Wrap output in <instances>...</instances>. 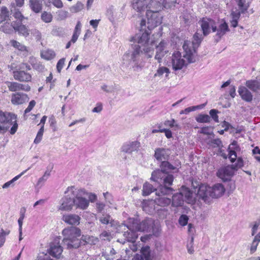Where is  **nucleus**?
<instances>
[{
	"mask_svg": "<svg viewBox=\"0 0 260 260\" xmlns=\"http://www.w3.org/2000/svg\"><path fill=\"white\" fill-rule=\"evenodd\" d=\"M44 131V129L43 128V126H41V128H40L39 131H38L37 136L34 140V143L35 144H38L41 142V141L42 140V139Z\"/></svg>",
	"mask_w": 260,
	"mask_h": 260,
	"instance_id": "54",
	"label": "nucleus"
},
{
	"mask_svg": "<svg viewBox=\"0 0 260 260\" xmlns=\"http://www.w3.org/2000/svg\"><path fill=\"white\" fill-rule=\"evenodd\" d=\"M210 147L220 148L222 146V142L219 139H214L209 141Z\"/></svg>",
	"mask_w": 260,
	"mask_h": 260,
	"instance_id": "49",
	"label": "nucleus"
},
{
	"mask_svg": "<svg viewBox=\"0 0 260 260\" xmlns=\"http://www.w3.org/2000/svg\"><path fill=\"white\" fill-rule=\"evenodd\" d=\"M68 187L64 192V196L62 197L57 207L58 210L63 211H70L73 209L74 207L73 197L72 194L68 192Z\"/></svg>",
	"mask_w": 260,
	"mask_h": 260,
	"instance_id": "11",
	"label": "nucleus"
},
{
	"mask_svg": "<svg viewBox=\"0 0 260 260\" xmlns=\"http://www.w3.org/2000/svg\"><path fill=\"white\" fill-rule=\"evenodd\" d=\"M142 257L145 260H151L150 247L148 246L143 247L141 250Z\"/></svg>",
	"mask_w": 260,
	"mask_h": 260,
	"instance_id": "45",
	"label": "nucleus"
},
{
	"mask_svg": "<svg viewBox=\"0 0 260 260\" xmlns=\"http://www.w3.org/2000/svg\"><path fill=\"white\" fill-rule=\"evenodd\" d=\"M9 11L6 7H3L0 13V23L9 20Z\"/></svg>",
	"mask_w": 260,
	"mask_h": 260,
	"instance_id": "46",
	"label": "nucleus"
},
{
	"mask_svg": "<svg viewBox=\"0 0 260 260\" xmlns=\"http://www.w3.org/2000/svg\"><path fill=\"white\" fill-rule=\"evenodd\" d=\"M235 4L238 6L240 12L241 13H244L248 10L249 5L248 3H246L245 0H234Z\"/></svg>",
	"mask_w": 260,
	"mask_h": 260,
	"instance_id": "37",
	"label": "nucleus"
},
{
	"mask_svg": "<svg viewBox=\"0 0 260 260\" xmlns=\"http://www.w3.org/2000/svg\"><path fill=\"white\" fill-rule=\"evenodd\" d=\"M146 14L147 17L146 29L149 31H151L152 29L161 24L162 17L159 13L147 11Z\"/></svg>",
	"mask_w": 260,
	"mask_h": 260,
	"instance_id": "12",
	"label": "nucleus"
},
{
	"mask_svg": "<svg viewBox=\"0 0 260 260\" xmlns=\"http://www.w3.org/2000/svg\"><path fill=\"white\" fill-rule=\"evenodd\" d=\"M224 186L221 183H216L212 187L207 185H200L197 197L202 200L204 202L209 203L210 198H218L221 197L225 192Z\"/></svg>",
	"mask_w": 260,
	"mask_h": 260,
	"instance_id": "4",
	"label": "nucleus"
},
{
	"mask_svg": "<svg viewBox=\"0 0 260 260\" xmlns=\"http://www.w3.org/2000/svg\"><path fill=\"white\" fill-rule=\"evenodd\" d=\"M162 3V9H173L178 4L176 0H160Z\"/></svg>",
	"mask_w": 260,
	"mask_h": 260,
	"instance_id": "42",
	"label": "nucleus"
},
{
	"mask_svg": "<svg viewBox=\"0 0 260 260\" xmlns=\"http://www.w3.org/2000/svg\"><path fill=\"white\" fill-rule=\"evenodd\" d=\"M30 33L31 35L35 38L37 41H40L41 39L42 35L39 30L36 28H33L30 30Z\"/></svg>",
	"mask_w": 260,
	"mask_h": 260,
	"instance_id": "55",
	"label": "nucleus"
},
{
	"mask_svg": "<svg viewBox=\"0 0 260 260\" xmlns=\"http://www.w3.org/2000/svg\"><path fill=\"white\" fill-rule=\"evenodd\" d=\"M130 224H131L128 222V224L126 225L127 228L129 231L125 232L123 235L128 241L134 242L138 238V234L136 233L138 231L129 228Z\"/></svg>",
	"mask_w": 260,
	"mask_h": 260,
	"instance_id": "27",
	"label": "nucleus"
},
{
	"mask_svg": "<svg viewBox=\"0 0 260 260\" xmlns=\"http://www.w3.org/2000/svg\"><path fill=\"white\" fill-rule=\"evenodd\" d=\"M160 167L161 168V170H162L165 172L169 171L174 170L176 168L169 161L166 160L162 161Z\"/></svg>",
	"mask_w": 260,
	"mask_h": 260,
	"instance_id": "44",
	"label": "nucleus"
},
{
	"mask_svg": "<svg viewBox=\"0 0 260 260\" xmlns=\"http://www.w3.org/2000/svg\"><path fill=\"white\" fill-rule=\"evenodd\" d=\"M29 7L36 13L40 12L42 9V2L41 0H29Z\"/></svg>",
	"mask_w": 260,
	"mask_h": 260,
	"instance_id": "33",
	"label": "nucleus"
},
{
	"mask_svg": "<svg viewBox=\"0 0 260 260\" xmlns=\"http://www.w3.org/2000/svg\"><path fill=\"white\" fill-rule=\"evenodd\" d=\"M133 8L138 12H141L147 9V11L158 13L162 10L160 0H134Z\"/></svg>",
	"mask_w": 260,
	"mask_h": 260,
	"instance_id": "7",
	"label": "nucleus"
},
{
	"mask_svg": "<svg viewBox=\"0 0 260 260\" xmlns=\"http://www.w3.org/2000/svg\"><path fill=\"white\" fill-rule=\"evenodd\" d=\"M10 7L11 12L14 18L18 20L19 23L22 22L23 20L25 19V17L19 11V8H17L15 6V4H11Z\"/></svg>",
	"mask_w": 260,
	"mask_h": 260,
	"instance_id": "31",
	"label": "nucleus"
},
{
	"mask_svg": "<svg viewBox=\"0 0 260 260\" xmlns=\"http://www.w3.org/2000/svg\"><path fill=\"white\" fill-rule=\"evenodd\" d=\"M95 206L98 213H103V211L105 207V204L102 202H97L95 204Z\"/></svg>",
	"mask_w": 260,
	"mask_h": 260,
	"instance_id": "60",
	"label": "nucleus"
},
{
	"mask_svg": "<svg viewBox=\"0 0 260 260\" xmlns=\"http://www.w3.org/2000/svg\"><path fill=\"white\" fill-rule=\"evenodd\" d=\"M0 122L1 125L8 126V129L12 125L10 133L14 135L18 128L17 123V116L9 112H4L0 111Z\"/></svg>",
	"mask_w": 260,
	"mask_h": 260,
	"instance_id": "8",
	"label": "nucleus"
},
{
	"mask_svg": "<svg viewBox=\"0 0 260 260\" xmlns=\"http://www.w3.org/2000/svg\"><path fill=\"white\" fill-rule=\"evenodd\" d=\"M181 193H183V197L184 196V201L186 203L193 204L196 202V200L193 197L194 194L188 188L182 187V191Z\"/></svg>",
	"mask_w": 260,
	"mask_h": 260,
	"instance_id": "26",
	"label": "nucleus"
},
{
	"mask_svg": "<svg viewBox=\"0 0 260 260\" xmlns=\"http://www.w3.org/2000/svg\"><path fill=\"white\" fill-rule=\"evenodd\" d=\"M170 71L167 67L159 66L154 75V77H161L163 74H166V77H168Z\"/></svg>",
	"mask_w": 260,
	"mask_h": 260,
	"instance_id": "39",
	"label": "nucleus"
},
{
	"mask_svg": "<svg viewBox=\"0 0 260 260\" xmlns=\"http://www.w3.org/2000/svg\"><path fill=\"white\" fill-rule=\"evenodd\" d=\"M150 180L159 184L156 189V194L159 195L173 193L174 189L171 187L174 180L173 175L157 169L152 172Z\"/></svg>",
	"mask_w": 260,
	"mask_h": 260,
	"instance_id": "3",
	"label": "nucleus"
},
{
	"mask_svg": "<svg viewBox=\"0 0 260 260\" xmlns=\"http://www.w3.org/2000/svg\"><path fill=\"white\" fill-rule=\"evenodd\" d=\"M171 154L169 149L157 148L155 150L154 157L159 161L168 160Z\"/></svg>",
	"mask_w": 260,
	"mask_h": 260,
	"instance_id": "19",
	"label": "nucleus"
},
{
	"mask_svg": "<svg viewBox=\"0 0 260 260\" xmlns=\"http://www.w3.org/2000/svg\"><path fill=\"white\" fill-rule=\"evenodd\" d=\"M63 239L62 244L68 249L77 248L80 245L79 237L81 231L79 229L71 226L64 229L62 232Z\"/></svg>",
	"mask_w": 260,
	"mask_h": 260,
	"instance_id": "5",
	"label": "nucleus"
},
{
	"mask_svg": "<svg viewBox=\"0 0 260 260\" xmlns=\"http://www.w3.org/2000/svg\"><path fill=\"white\" fill-rule=\"evenodd\" d=\"M244 166V162L241 157H238L237 162L235 165L231 166L234 169V171L237 170L238 169L242 168Z\"/></svg>",
	"mask_w": 260,
	"mask_h": 260,
	"instance_id": "56",
	"label": "nucleus"
},
{
	"mask_svg": "<svg viewBox=\"0 0 260 260\" xmlns=\"http://www.w3.org/2000/svg\"><path fill=\"white\" fill-rule=\"evenodd\" d=\"M62 219L68 224L77 225L80 223L81 218L75 214H67L62 216Z\"/></svg>",
	"mask_w": 260,
	"mask_h": 260,
	"instance_id": "21",
	"label": "nucleus"
},
{
	"mask_svg": "<svg viewBox=\"0 0 260 260\" xmlns=\"http://www.w3.org/2000/svg\"><path fill=\"white\" fill-rule=\"evenodd\" d=\"M100 221L103 224H110V226L113 227L117 225L116 221L112 219L111 216L108 214H102L99 217Z\"/></svg>",
	"mask_w": 260,
	"mask_h": 260,
	"instance_id": "29",
	"label": "nucleus"
},
{
	"mask_svg": "<svg viewBox=\"0 0 260 260\" xmlns=\"http://www.w3.org/2000/svg\"><path fill=\"white\" fill-rule=\"evenodd\" d=\"M188 217L185 214L181 215L179 218V223L182 226L186 225L188 223Z\"/></svg>",
	"mask_w": 260,
	"mask_h": 260,
	"instance_id": "57",
	"label": "nucleus"
},
{
	"mask_svg": "<svg viewBox=\"0 0 260 260\" xmlns=\"http://www.w3.org/2000/svg\"><path fill=\"white\" fill-rule=\"evenodd\" d=\"M202 40V35L199 32H196L193 36L191 42L189 41H184L183 45V54L182 55L179 51H176L171 57L170 63L173 70H180L188 63L195 61L193 54Z\"/></svg>",
	"mask_w": 260,
	"mask_h": 260,
	"instance_id": "2",
	"label": "nucleus"
},
{
	"mask_svg": "<svg viewBox=\"0 0 260 260\" xmlns=\"http://www.w3.org/2000/svg\"><path fill=\"white\" fill-rule=\"evenodd\" d=\"M104 197L107 203L110 205L112 204L113 199L112 195L108 192L103 193Z\"/></svg>",
	"mask_w": 260,
	"mask_h": 260,
	"instance_id": "61",
	"label": "nucleus"
},
{
	"mask_svg": "<svg viewBox=\"0 0 260 260\" xmlns=\"http://www.w3.org/2000/svg\"><path fill=\"white\" fill-rule=\"evenodd\" d=\"M156 188H154L152 184L149 182H145L143 186L142 195L147 196L150 194L152 192L155 191Z\"/></svg>",
	"mask_w": 260,
	"mask_h": 260,
	"instance_id": "36",
	"label": "nucleus"
},
{
	"mask_svg": "<svg viewBox=\"0 0 260 260\" xmlns=\"http://www.w3.org/2000/svg\"><path fill=\"white\" fill-rule=\"evenodd\" d=\"M81 27L82 24L80 21H78L75 27L73 35L72 36V39L71 40L72 43H75L78 40V38L81 34Z\"/></svg>",
	"mask_w": 260,
	"mask_h": 260,
	"instance_id": "35",
	"label": "nucleus"
},
{
	"mask_svg": "<svg viewBox=\"0 0 260 260\" xmlns=\"http://www.w3.org/2000/svg\"><path fill=\"white\" fill-rule=\"evenodd\" d=\"M84 5L80 2H78L75 5L70 8V11L72 13H77L83 9Z\"/></svg>",
	"mask_w": 260,
	"mask_h": 260,
	"instance_id": "50",
	"label": "nucleus"
},
{
	"mask_svg": "<svg viewBox=\"0 0 260 260\" xmlns=\"http://www.w3.org/2000/svg\"><path fill=\"white\" fill-rule=\"evenodd\" d=\"M28 98L26 94L17 93L12 95L11 102L14 105L22 104L28 100Z\"/></svg>",
	"mask_w": 260,
	"mask_h": 260,
	"instance_id": "25",
	"label": "nucleus"
},
{
	"mask_svg": "<svg viewBox=\"0 0 260 260\" xmlns=\"http://www.w3.org/2000/svg\"><path fill=\"white\" fill-rule=\"evenodd\" d=\"M128 223H130V227L132 230L139 232H149L152 228V221L150 219H146L141 222L138 218H129Z\"/></svg>",
	"mask_w": 260,
	"mask_h": 260,
	"instance_id": "9",
	"label": "nucleus"
},
{
	"mask_svg": "<svg viewBox=\"0 0 260 260\" xmlns=\"http://www.w3.org/2000/svg\"><path fill=\"white\" fill-rule=\"evenodd\" d=\"M246 85L253 91H257L258 90H260V83L257 81H246Z\"/></svg>",
	"mask_w": 260,
	"mask_h": 260,
	"instance_id": "41",
	"label": "nucleus"
},
{
	"mask_svg": "<svg viewBox=\"0 0 260 260\" xmlns=\"http://www.w3.org/2000/svg\"><path fill=\"white\" fill-rule=\"evenodd\" d=\"M218 113H219L218 111L214 109H211L209 112V114L211 117L215 122H219L218 116L217 115Z\"/></svg>",
	"mask_w": 260,
	"mask_h": 260,
	"instance_id": "58",
	"label": "nucleus"
},
{
	"mask_svg": "<svg viewBox=\"0 0 260 260\" xmlns=\"http://www.w3.org/2000/svg\"><path fill=\"white\" fill-rule=\"evenodd\" d=\"M167 42L165 40H162L156 46V52L155 58L159 63L161 62L162 58L169 52L167 48Z\"/></svg>",
	"mask_w": 260,
	"mask_h": 260,
	"instance_id": "17",
	"label": "nucleus"
},
{
	"mask_svg": "<svg viewBox=\"0 0 260 260\" xmlns=\"http://www.w3.org/2000/svg\"><path fill=\"white\" fill-rule=\"evenodd\" d=\"M100 238L102 240L110 241L112 239V235L110 232L105 231L100 234Z\"/></svg>",
	"mask_w": 260,
	"mask_h": 260,
	"instance_id": "53",
	"label": "nucleus"
},
{
	"mask_svg": "<svg viewBox=\"0 0 260 260\" xmlns=\"http://www.w3.org/2000/svg\"><path fill=\"white\" fill-rule=\"evenodd\" d=\"M241 12L236 10V11H232L231 14V20L230 22L231 26L234 28L238 26V20L240 17Z\"/></svg>",
	"mask_w": 260,
	"mask_h": 260,
	"instance_id": "34",
	"label": "nucleus"
},
{
	"mask_svg": "<svg viewBox=\"0 0 260 260\" xmlns=\"http://www.w3.org/2000/svg\"><path fill=\"white\" fill-rule=\"evenodd\" d=\"M217 27H216V36L217 41L221 39L227 32L230 31L229 25L226 21L223 20H218L217 22Z\"/></svg>",
	"mask_w": 260,
	"mask_h": 260,
	"instance_id": "16",
	"label": "nucleus"
},
{
	"mask_svg": "<svg viewBox=\"0 0 260 260\" xmlns=\"http://www.w3.org/2000/svg\"><path fill=\"white\" fill-rule=\"evenodd\" d=\"M205 105L206 104H205L201 105L193 106L186 108L184 109L185 114H188L191 112L194 111L199 109H201L203 108L205 106Z\"/></svg>",
	"mask_w": 260,
	"mask_h": 260,
	"instance_id": "52",
	"label": "nucleus"
},
{
	"mask_svg": "<svg viewBox=\"0 0 260 260\" xmlns=\"http://www.w3.org/2000/svg\"><path fill=\"white\" fill-rule=\"evenodd\" d=\"M41 19L45 23H49L52 20V16L50 13L44 12L41 15Z\"/></svg>",
	"mask_w": 260,
	"mask_h": 260,
	"instance_id": "51",
	"label": "nucleus"
},
{
	"mask_svg": "<svg viewBox=\"0 0 260 260\" xmlns=\"http://www.w3.org/2000/svg\"><path fill=\"white\" fill-rule=\"evenodd\" d=\"M238 93L243 101L246 102L252 101L253 95L246 87L243 86L239 87Z\"/></svg>",
	"mask_w": 260,
	"mask_h": 260,
	"instance_id": "24",
	"label": "nucleus"
},
{
	"mask_svg": "<svg viewBox=\"0 0 260 260\" xmlns=\"http://www.w3.org/2000/svg\"><path fill=\"white\" fill-rule=\"evenodd\" d=\"M229 155L231 161L234 162L237 157L236 152L234 150H230Z\"/></svg>",
	"mask_w": 260,
	"mask_h": 260,
	"instance_id": "64",
	"label": "nucleus"
},
{
	"mask_svg": "<svg viewBox=\"0 0 260 260\" xmlns=\"http://www.w3.org/2000/svg\"><path fill=\"white\" fill-rule=\"evenodd\" d=\"M234 172V169L233 167L228 166L219 169L217 172V176L223 181H227L231 179Z\"/></svg>",
	"mask_w": 260,
	"mask_h": 260,
	"instance_id": "15",
	"label": "nucleus"
},
{
	"mask_svg": "<svg viewBox=\"0 0 260 260\" xmlns=\"http://www.w3.org/2000/svg\"><path fill=\"white\" fill-rule=\"evenodd\" d=\"M68 193L72 194L73 197L74 206L76 209L82 210H86L89 206V200L85 198L88 192L84 188H79L75 186L68 187Z\"/></svg>",
	"mask_w": 260,
	"mask_h": 260,
	"instance_id": "6",
	"label": "nucleus"
},
{
	"mask_svg": "<svg viewBox=\"0 0 260 260\" xmlns=\"http://www.w3.org/2000/svg\"><path fill=\"white\" fill-rule=\"evenodd\" d=\"M196 120L199 123H209L210 122L211 117L207 114H200L196 117Z\"/></svg>",
	"mask_w": 260,
	"mask_h": 260,
	"instance_id": "47",
	"label": "nucleus"
},
{
	"mask_svg": "<svg viewBox=\"0 0 260 260\" xmlns=\"http://www.w3.org/2000/svg\"><path fill=\"white\" fill-rule=\"evenodd\" d=\"M65 62V58H62L59 59L56 64L57 71L58 73H60L63 68Z\"/></svg>",
	"mask_w": 260,
	"mask_h": 260,
	"instance_id": "59",
	"label": "nucleus"
},
{
	"mask_svg": "<svg viewBox=\"0 0 260 260\" xmlns=\"http://www.w3.org/2000/svg\"><path fill=\"white\" fill-rule=\"evenodd\" d=\"M184 202L183 193H176L172 196V206L173 207H181L183 205Z\"/></svg>",
	"mask_w": 260,
	"mask_h": 260,
	"instance_id": "28",
	"label": "nucleus"
},
{
	"mask_svg": "<svg viewBox=\"0 0 260 260\" xmlns=\"http://www.w3.org/2000/svg\"><path fill=\"white\" fill-rule=\"evenodd\" d=\"M199 24L203 31L202 37L207 36L211 32H215L217 27V21L209 18H203L200 21ZM200 34V33H199Z\"/></svg>",
	"mask_w": 260,
	"mask_h": 260,
	"instance_id": "10",
	"label": "nucleus"
},
{
	"mask_svg": "<svg viewBox=\"0 0 260 260\" xmlns=\"http://www.w3.org/2000/svg\"><path fill=\"white\" fill-rule=\"evenodd\" d=\"M164 125L166 126H169L171 127L174 126L178 127V125L176 123V121L174 119L171 120H166L164 122Z\"/></svg>",
	"mask_w": 260,
	"mask_h": 260,
	"instance_id": "62",
	"label": "nucleus"
},
{
	"mask_svg": "<svg viewBox=\"0 0 260 260\" xmlns=\"http://www.w3.org/2000/svg\"><path fill=\"white\" fill-rule=\"evenodd\" d=\"M60 238H56L50 243L48 252L50 255L56 258H59L62 252V247L60 245Z\"/></svg>",
	"mask_w": 260,
	"mask_h": 260,
	"instance_id": "13",
	"label": "nucleus"
},
{
	"mask_svg": "<svg viewBox=\"0 0 260 260\" xmlns=\"http://www.w3.org/2000/svg\"><path fill=\"white\" fill-rule=\"evenodd\" d=\"M153 201H144L142 203V208L143 210L149 214H151L155 210H157L155 207H153L154 206Z\"/></svg>",
	"mask_w": 260,
	"mask_h": 260,
	"instance_id": "32",
	"label": "nucleus"
},
{
	"mask_svg": "<svg viewBox=\"0 0 260 260\" xmlns=\"http://www.w3.org/2000/svg\"><path fill=\"white\" fill-rule=\"evenodd\" d=\"M260 242V231L255 235L250 246V252L251 253L255 252L257 249V247Z\"/></svg>",
	"mask_w": 260,
	"mask_h": 260,
	"instance_id": "38",
	"label": "nucleus"
},
{
	"mask_svg": "<svg viewBox=\"0 0 260 260\" xmlns=\"http://www.w3.org/2000/svg\"><path fill=\"white\" fill-rule=\"evenodd\" d=\"M140 30L142 34L136 35L132 38L131 42L137 43L133 46V51L131 53L126 52L122 57V64L126 67L131 66L134 71H140L143 64L141 58V53H144L148 58H150L153 55V47L151 42V44L148 43L149 36L150 31L146 29V21L142 19L140 23Z\"/></svg>",
	"mask_w": 260,
	"mask_h": 260,
	"instance_id": "1",
	"label": "nucleus"
},
{
	"mask_svg": "<svg viewBox=\"0 0 260 260\" xmlns=\"http://www.w3.org/2000/svg\"><path fill=\"white\" fill-rule=\"evenodd\" d=\"M29 169V168L27 170H25L22 172L20 174L16 176L15 177H14L11 180L6 182L3 185V188H7L9 187L12 186H13L14 185L13 183L15 181L19 179L24 173L26 172V171Z\"/></svg>",
	"mask_w": 260,
	"mask_h": 260,
	"instance_id": "43",
	"label": "nucleus"
},
{
	"mask_svg": "<svg viewBox=\"0 0 260 260\" xmlns=\"http://www.w3.org/2000/svg\"><path fill=\"white\" fill-rule=\"evenodd\" d=\"M155 194L157 197L154 200H153L154 204L163 207L164 208L160 209V211L164 212V215H166L168 213V210L166 209L165 207H167L170 204L171 202V199L165 197V196H168V194ZM157 211H159V209H157Z\"/></svg>",
	"mask_w": 260,
	"mask_h": 260,
	"instance_id": "14",
	"label": "nucleus"
},
{
	"mask_svg": "<svg viewBox=\"0 0 260 260\" xmlns=\"http://www.w3.org/2000/svg\"><path fill=\"white\" fill-rule=\"evenodd\" d=\"M10 44L14 48L18 49L21 52L23 55L26 56L28 55V50L27 47L19 42L13 40L10 41Z\"/></svg>",
	"mask_w": 260,
	"mask_h": 260,
	"instance_id": "30",
	"label": "nucleus"
},
{
	"mask_svg": "<svg viewBox=\"0 0 260 260\" xmlns=\"http://www.w3.org/2000/svg\"><path fill=\"white\" fill-rule=\"evenodd\" d=\"M193 240H194L193 237H192L191 238V240H190V243L187 244V249L188 252L190 254H192L194 252V249H193Z\"/></svg>",
	"mask_w": 260,
	"mask_h": 260,
	"instance_id": "63",
	"label": "nucleus"
},
{
	"mask_svg": "<svg viewBox=\"0 0 260 260\" xmlns=\"http://www.w3.org/2000/svg\"><path fill=\"white\" fill-rule=\"evenodd\" d=\"M140 147L141 144L138 141H128L122 145L121 150L125 153H132L133 152L138 151Z\"/></svg>",
	"mask_w": 260,
	"mask_h": 260,
	"instance_id": "18",
	"label": "nucleus"
},
{
	"mask_svg": "<svg viewBox=\"0 0 260 260\" xmlns=\"http://www.w3.org/2000/svg\"><path fill=\"white\" fill-rule=\"evenodd\" d=\"M55 55L56 54L55 52L53 50L50 49L44 50L41 52L42 58L47 60H50L53 59Z\"/></svg>",
	"mask_w": 260,
	"mask_h": 260,
	"instance_id": "40",
	"label": "nucleus"
},
{
	"mask_svg": "<svg viewBox=\"0 0 260 260\" xmlns=\"http://www.w3.org/2000/svg\"><path fill=\"white\" fill-rule=\"evenodd\" d=\"M13 76L15 80L22 82H28L31 79V76L29 73L20 69L13 72Z\"/></svg>",
	"mask_w": 260,
	"mask_h": 260,
	"instance_id": "23",
	"label": "nucleus"
},
{
	"mask_svg": "<svg viewBox=\"0 0 260 260\" xmlns=\"http://www.w3.org/2000/svg\"><path fill=\"white\" fill-rule=\"evenodd\" d=\"M13 26L15 31L18 32L19 35L24 37H27L29 36L30 30H29L25 25L22 24V22L19 23V22L17 21L13 22Z\"/></svg>",
	"mask_w": 260,
	"mask_h": 260,
	"instance_id": "22",
	"label": "nucleus"
},
{
	"mask_svg": "<svg viewBox=\"0 0 260 260\" xmlns=\"http://www.w3.org/2000/svg\"><path fill=\"white\" fill-rule=\"evenodd\" d=\"M13 22L11 24L6 22L0 28L1 31L5 34H11L13 31Z\"/></svg>",
	"mask_w": 260,
	"mask_h": 260,
	"instance_id": "48",
	"label": "nucleus"
},
{
	"mask_svg": "<svg viewBox=\"0 0 260 260\" xmlns=\"http://www.w3.org/2000/svg\"><path fill=\"white\" fill-rule=\"evenodd\" d=\"M7 86L9 90L11 91H17L21 90L28 91L30 89V87L28 85L23 84L16 82H9Z\"/></svg>",
	"mask_w": 260,
	"mask_h": 260,
	"instance_id": "20",
	"label": "nucleus"
}]
</instances>
